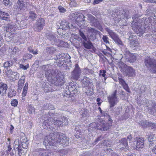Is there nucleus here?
Returning a JSON list of instances; mask_svg holds the SVG:
<instances>
[{
  "label": "nucleus",
  "instance_id": "nucleus-17",
  "mask_svg": "<svg viewBox=\"0 0 156 156\" xmlns=\"http://www.w3.org/2000/svg\"><path fill=\"white\" fill-rule=\"evenodd\" d=\"M69 23L65 20L62 21L60 23V28L62 29V30H66L69 28H72V27H77L76 25L73 26V24H71V26L69 25Z\"/></svg>",
  "mask_w": 156,
  "mask_h": 156
},
{
  "label": "nucleus",
  "instance_id": "nucleus-36",
  "mask_svg": "<svg viewBox=\"0 0 156 156\" xmlns=\"http://www.w3.org/2000/svg\"><path fill=\"white\" fill-rule=\"evenodd\" d=\"M100 123L94 122L90 124V127L93 129H94L97 130H100Z\"/></svg>",
  "mask_w": 156,
  "mask_h": 156
},
{
  "label": "nucleus",
  "instance_id": "nucleus-33",
  "mask_svg": "<svg viewBox=\"0 0 156 156\" xmlns=\"http://www.w3.org/2000/svg\"><path fill=\"white\" fill-rule=\"evenodd\" d=\"M67 44V42L58 39L55 45L59 47H65Z\"/></svg>",
  "mask_w": 156,
  "mask_h": 156
},
{
  "label": "nucleus",
  "instance_id": "nucleus-8",
  "mask_svg": "<svg viewBox=\"0 0 156 156\" xmlns=\"http://www.w3.org/2000/svg\"><path fill=\"white\" fill-rule=\"evenodd\" d=\"M119 66L121 68H124L126 69V73L129 76L133 77L135 75V70L132 67L127 66L126 64L122 62L119 63Z\"/></svg>",
  "mask_w": 156,
  "mask_h": 156
},
{
  "label": "nucleus",
  "instance_id": "nucleus-30",
  "mask_svg": "<svg viewBox=\"0 0 156 156\" xmlns=\"http://www.w3.org/2000/svg\"><path fill=\"white\" fill-rule=\"evenodd\" d=\"M150 91L149 89V87H146L145 86H141L140 88L138 90V92L140 94H142L145 93V94H147Z\"/></svg>",
  "mask_w": 156,
  "mask_h": 156
},
{
  "label": "nucleus",
  "instance_id": "nucleus-21",
  "mask_svg": "<svg viewBox=\"0 0 156 156\" xmlns=\"http://www.w3.org/2000/svg\"><path fill=\"white\" fill-rule=\"evenodd\" d=\"M119 143L120 144H122L125 147H122L121 149L125 150V151H127L129 150V147L128 146V142L127 139L125 138H123L120 140L119 142Z\"/></svg>",
  "mask_w": 156,
  "mask_h": 156
},
{
  "label": "nucleus",
  "instance_id": "nucleus-4",
  "mask_svg": "<svg viewBox=\"0 0 156 156\" xmlns=\"http://www.w3.org/2000/svg\"><path fill=\"white\" fill-rule=\"evenodd\" d=\"M117 91L115 90L113 93L108 97V100L109 104V108L111 111L113 110V107L116 105L118 100L117 97Z\"/></svg>",
  "mask_w": 156,
  "mask_h": 156
},
{
  "label": "nucleus",
  "instance_id": "nucleus-55",
  "mask_svg": "<svg viewBox=\"0 0 156 156\" xmlns=\"http://www.w3.org/2000/svg\"><path fill=\"white\" fill-rule=\"evenodd\" d=\"M21 143L22 147L23 148L27 149V147L28 144L27 140L25 142H21Z\"/></svg>",
  "mask_w": 156,
  "mask_h": 156
},
{
  "label": "nucleus",
  "instance_id": "nucleus-51",
  "mask_svg": "<svg viewBox=\"0 0 156 156\" xmlns=\"http://www.w3.org/2000/svg\"><path fill=\"white\" fill-rule=\"evenodd\" d=\"M19 147L18 148V154L20 156H21L23 154H24L25 153L23 150L22 149L21 146H19Z\"/></svg>",
  "mask_w": 156,
  "mask_h": 156
},
{
  "label": "nucleus",
  "instance_id": "nucleus-59",
  "mask_svg": "<svg viewBox=\"0 0 156 156\" xmlns=\"http://www.w3.org/2000/svg\"><path fill=\"white\" fill-rule=\"evenodd\" d=\"M149 142V147L153 146L156 144V140H148Z\"/></svg>",
  "mask_w": 156,
  "mask_h": 156
},
{
  "label": "nucleus",
  "instance_id": "nucleus-16",
  "mask_svg": "<svg viewBox=\"0 0 156 156\" xmlns=\"http://www.w3.org/2000/svg\"><path fill=\"white\" fill-rule=\"evenodd\" d=\"M57 73L54 70L49 69L45 71V76L49 81L53 77V76L56 75Z\"/></svg>",
  "mask_w": 156,
  "mask_h": 156
},
{
  "label": "nucleus",
  "instance_id": "nucleus-6",
  "mask_svg": "<svg viewBox=\"0 0 156 156\" xmlns=\"http://www.w3.org/2000/svg\"><path fill=\"white\" fill-rule=\"evenodd\" d=\"M105 31L108 32L109 36L114 41L115 43L119 45H122V42L120 39L118 37V35L108 27L105 28Z\"/></svg>",
  "mask_w": 156,
  "mask_h": 156
},
{
  "label": "nucleus",
  "instance_id": "nucleus-53",
  "mask_svg": "<svg viewBox=\"0 0 156 156\" xmlns=\"http://www.w3.org/2000/svg\"><path fill=\"white\" fill-rule=\"evenodd\" d=\"M32 57V55L29 53L25 54L23 56V59L27 60L31 58Z\"/></svg>",
  "mask_w": 156,
  "mask_h": 156
},
{
  "label": "nucleus",
  "instance_id": "nucleus-50",
  "mask_svg": "<svg viewBox=\"0 0 156 156\" xmlns=\"http://www.w3.org/2000/svg\"><path fill=\"white\" fill-rule=\"evenodd\" d=\"M109 141L108 140H104L103 141H101L100 142V144L101 145H104V146H107L108 145H109Z\"/></svg>",
  "mask_w": 156,
  "mask_h": 156
},
{
  "label": "nucleus",
  "instance_id": "nucleus-35",
  "mask_svg": "<svg viewBox=\"0 0 156 156\" xmlns=\"http://www.w3.org/2000/svg\"><path fill=\"white\" fill-rule=\"evenodd\" d=\"M56 50L55 48L53 46L48 47L46 49L47 53L51 55L54 54Z\"/></svg>",
  "mask_w": 156,
  "mask_h": 156
},
{
  "label": "nucleus",
  "instance_id": "nucleus-34",
  "mask_svg": "<svg viewBox=\"0 0 156 156\" xmlns=\"http://www.w3.org/2000/svg\"><path fill=\"white\" fill-rule=\"evenodd\" d=\"M146 137L148 140H154L155 139V135L152 132L147 133Z\"/></svg>",
  "mask_w": 156,
  "mask_h": 156
},
{
  "label": "nucleus",
  "instance_id": "nucleus-46",
  "mask_svg": "<svg viewBox=\"0 0 156 156\" xmlns=\"http://www.w3.org/2000/svg\"><path fill=\"white\" fill-rule=\"evenodd\" d=\"M104 137L103 136H101L96 138L95 141L93 143V144L95 145L99 141H101L104 139Z\"/></svg>",
  "mask_w": 156,
  "mask_h": 156
},
{
  "label": "nucleus",
  "instance_id": "nucleus-37",
  "mask_svg": "<svg viewBox=\"0 0 156 156\" xmlns=\"http://www.w3.org/2000/svg\"><path fill=\"white\" fill-rule=\"evenodd\" d=\"M152 108L151 110L150 111V112L151 114L156 115V103L154 102H152Z\"/></svg>",
  "mask_w": 156,
  "mask_h": 156
},
{
  "label": "nucleus",
  "instance_id": "nucleus-31",
  "mask_svg": "<svg viewBox=\"0 0 156 156\" xmlns=\"http://www.w3.org/2000/svg\"><path fill=\"white\" fill-rule=\"evenodd\" d=\"M7 88L8 86L6 84L2 83H0V90L2 92V95L6 94Z\"/></svg>",
  "mask_w": 156,
  "mask_h": 156
},
{
  "label": "nucleus",
  "instance_id": "nucleus-58",
  "mask_svg": "<svg viewBox=\"0 0 156 156\" xmlns=\"http://www.w3.org/2000/svg\"><path fill=\"white\" fill-rule=\"evenodd\" d=\"M106 71L105 70H100L99 75L100 76H102L105 78Z\"/></svg>",
  "mask_w": 156,
  "mask_h": 156
},
{
  "label": "nucleus",
  "instance_id": "nucleus-15",
  "mask_svg": "<svg viewBox=\"0 0 156 156\" xmlns=\"http://www.w3.org/2000/svg\"><path fill=\"white\" fill-rule=\"evenodd\" d=\"M156 62L155 59L154 58H151L149 57H146L144 59L145 65L148 68L151 69Z\"/></svg>",
  "mask_w": 156,
  "mask_h": 156
},
{
  "label": "nucleus",
  "instance_id": "nucleus-54",
  "mask_svg": "<svg viewBox=\"0 0 156 156\" xmlns=\"http://www.w3.org/2000/svg\"><path fill=\"white\" fill-rule=\"evenodd\" d=\"M48 136H47L44 138V141H43V144L45 146H48V144L49 145V140L47 139Z\"/></svg>",
  "mask_w": 156,
  "mask_h": 156
},
{
  "label": "nucleus",
  "instance_id": "nucleus-25",
  "mask_svg": "<svg viewBox=\"0 0 156 156\" xmlns=\"http://www.w3.org/2000/svg\"><path fill=\"white\" fill-rule=\"evenodd\" d=\"M142 104L147 108L148 111L150 112L151 108H152V102L147 99L146 98H144L142 101Z\"/></svg>",
  "mask_w": 156,
  "mask_h": 156
},
{
  "label": "nucleus",
  "instance_id": "nucleus-11",
  "mask_svg": "<svg viewBox=\"0 0 156 156\" xmlns=\"http://www.w3.org/2000/svg\"><path fill=\"white\" fill-rule=\"evenodd\" d=\"M60 110H58L57 111H55L54 112H49L47 114L46 113L45 114L44 116L45 118H51L54 119V120H55V119H58L61 117V113L60 112Z\"/></svg>",
  "mask_w": 156,
  "mask_h": 156
},
{
  "label": "nucleus",
  "instance_id": "nucleus-12",
  "mask_svg": "<svg viewBox=\"0 0 156 156\" xmlns=\"http://www.w3.org/2000/svg\"><path fill=\"white\" fill-rule=\"evenodd\" d=\"M58 142L59 144H62L63 147H65L69 144V139L62 133L59 132Z\"/></svg>",
  "mask_w": 156,
  "mask_h": 156
},
{
  "label": "nucleus",
  "instance_id": "nucleus-10",
  "mask_svg": "<svg viewBox=\"0 0 156 156\" xmlns=\"http://www.w3.org/2000/svg\"><path fill=\"white\" fill-rule=\"evenodd\" d=\"M45 25V21L43 18L39 19L36 23L34 26V29L35 31H40L42 30Z\"/></svg>",
  "mask_w": 156,
  "mask_h": 156
},
{
  "label": "nucleus",
  "instance_id": "nucleus-48",
  "mask_svg": "<svg viewBox=\"0 0 156 156\" xmlns=\"http://www.w3.org/2000/svg\"><path fill=\"white\" fill-rule=\"evenodd\" d=\"M102 39L104 43L106 44H109V42L108 41L109 38L106 35H103Z\"/></svg>",
  "mask_w": 156,
  "mask_h": 156
},
{
  "label": "nucleus",
  "instance_id": "nucleus-24",
  "mask_svg": "<svg viewBox=\"0 0 156 156\" xmlns=\"http://www.w3.org/2000/svg\"><path fill=\"white\" fill-rule=\"evenodd\" d=\"M25 2L22 0H19L16 5H14V8L18 10H20L25 7Z\"/></svg>",
  "mask_w": 156,
  "mask_h": 156
},
{
  "label": "nucleus",
  "instance_id": "nucleus-62",
  "mask_svg": "<svg viewBox=\"0 0 156 156\" xmlns=\"http://www.w3.org/2000/svg\"><path fill=\"white\" fill-rule=\"evenodd\" d=\"M124 89L128 92H130V91L128 85L126 83L125 84L122 86Z\"/></svg>",
  "mask_w": 156,
  "mask_h": 156
},
{
  "label": "nucleus",
  "instance_id": "nucleus-18",
  "mask_svg": "<svg viewBox=\"0 0 156 156\" xmlns=\"http://www.w3.org/2000/svg\"><path fill=\"white\" fill-rule=\"evenodd\" d=\"M45 37L49 41L50 43L52 45L55 44L58 38L53 34L47 33L45 35Z\"/></svg>",
  "mask_w": 156,
  "mask_h": 156
},
{
  "label": "nucleus",
  "instance_id": "nucleus-29",
  "mask_svg": "<svg viewBox=\"0 0 156 156\" xmlns=\"http://www.w3.org/2000/svg\"><path fill=\"white\" fill-rule=\"evenodd\" d=\"M47 119V120H45L44 122H43V124L44 125H45V126H46L48 128L51 129L54 127V123L52 122V121L54 120L52 119L51 120H49L48 119L49 118Z\"/></svg>",
  "mask_w": 156,
  "mask_h": 156
},
{
  "label": "nucleus",
  "instance_id": "nucleus-63",
  "mask_svg": "<svg viewBox=\"0 0 156 156\" xmlns=\"http://www.w3.org/2000/svg\"><path fill=\"white\" fill-rule=\"evenodd\" d=\"M78 14L76 12L72 13L70 14V17H72V18H73V20L75 19L76 21V18L77 17Z\"/></svg>",
  "mask_w": 156,
  "mask_h": 156
},
{
  "label": "nucleus",
  "instance_id": "nucleus-32",
  "mask_svg": "<svg viewBox=\"0 0 156 156\" xmlns=\"http://www.w3.org/2000/svg\"><path fill=\"white\" fill-rule=\"evenodd\" d=\"M58 73H57L56 75H55L54 76H53V77L49 81L52 84H54L55 85H58V83L57 82V80L58 77Z\"/></svg>",
  "mask_w": 156,
  "mask_h": 156
},
{
  "label": "nucleus",
  "instance_id": "nucleus-57",
  "mask_svg": "<svg viewBox=\"0 0 156 156\" xmlns=\"http://www.w3.org/2000/svg\"><path fill=\"white\" fill-rule=\"evenodd\" d=\"M18 104V101L16 99L12 100L11 101V104L13 106H16Z\"/></svg>",
  "mask_w": 156,
  "mask_h": 156
},
{
  "label": "nucleus",
  "instance_id": "nucleus-44",
  "mask_svg": "<svg viewBox=\"0 0 156 156\" xmlns=\"http://www.w3.org/2000/svg\"><path fill=\"white\" fill-rule=\"evenodd\" d=\"M52 122L54 123V125H56L58 126H62L63 123L62 122V121L60 120H54L52 121Z\"/></svg>",
  "mask_w": 156,
  "mask_h": 156
},
{
  "label": "nucleus",
  "instance_id": "nucleus-39",
  "mask_svg": "<svg viewBox=\"0 0 156 156\" xmlns=\"http://www.w3.org/2000/svg\"><path fill=\"white\" fill-rule=\"evenodd\" d=\"M29 18L32 21L35 20L37 17V15L33 11H30L29 12Z\"/></svg>",
  "mask_w": 156,
  "mask_h": 156
},
{
  "label": "nucleus",
  "instance_id": "nucleus-3",
  "mask_svg": "<svg viewBox=\"0 0 156 156\" xmlns=\"http://www.w3.org/2000/svg\"><path fill=\"white\" fill-rule=\"evenodd\" d=\"M59 132H57L50 134L47 138L49 140V145L56 146L59 144Z\"/></svg>",
  "mask_w": 156,
  "mask_h": 156
},
{
  "label": "nucleus",
  "instance_id": "nucleus-45",
  "mask_svg": "<svg viewBox=\"0 0 156 156\" xmlns=\"http://www.w3.org/2000/svg\"><path fill=\"white\" fill-rule=\"evenodd\" d=\"M62 126L64 125H67L68 124V119L66 117L63 116L62 118Z\"/></svg>",
  "mask_w": 156,
  "mask_h": 156
},
{
  "label": "nucleus",
  "instance_id": "nucleus-40",
  "mask_svg": "<svg viewBox=\"0 0 156 156\" xmlns=\"http://www.w3.org/2000/svg\"><path fill=\"white\" fill-rule=\"evenodd\" d=\"M57 62V65L58 66L64 67V66H66V63H67V60L65 59L63 60H58Z\"/></svg>",
  "mask_w": 156,
  "mask_h": 156
},
{
  "label": "nucleus",
  "instance_id": "nucleus-19",
  "mask_svg": "<svg viewBox=\"0 0 156 156\" xmlns=\"http://www.w3.org/2000/svg\"><path fill=\"white\" fill-rule=\"evenodd\" d=\"M89 34V39L91 41H94L97 35L96 29L90 27L88 30Z\"/></svg>",
  "mask_w": 156,
  "mask_h": 156
},
{
  "label": "nucleus",
  "instance_id": "nucleus-5",
  "mask_svg": "<svg viewBox=\"0 0 156 156\" xmlns=\"http://www.w3.org/2000/svg\"><path fill=\"white\" fill-rule=\"evenodd\" d=\"M88 20L89 21L90 25L92 26H94L101 32L104 31V29L99 22L97 18H95L92 15H89L88 17Z\"/></svg>",
  "mask_w": 156,
  "mask_h": 156
},
{
  "label": "nucleus",
  "instance_id": "nucleus-23",
  "mask_svg": "<svg viewBox=\"0 0 156 156\" xmlns=\"http://www.w3.org/2000/svg\"><path fill=\"white\" fill-rule=\"evenodd\" d=\"M43 150V149L40 148L39 149V151L36 152V156H52V153L51 152L42 151Z\"/></svg>",
  "mask_w": 156,
  "mask_h": 156
},
{
  "label": "nucleus",
  "instance_id": "nucleus-56",
  "mask_svg": "<svg viewBox=\"0 0 156 156\" xmlns=\"http://www.w3.org/2000/svg\"><path fill=\"white\" fill-rule=\"evenodd\" d=\"M28 50L30 53H33L34 54L36 55L38 54V51H34L32 49V48L31 47H30L28 48Z\"/></svg>",
  "mask_w": 156,
  "mask_h": 156
},
{
  "label": "nucleus",
  "instance_id": "nucleus-26",
  "mask_svg": "<svg viewBox=\"0 0 156 156\" xmlns=\"http://www.w3.org/2000/svg\"><path fill=\"white\" fill-rule=\"evenodd\" d=\"M92 82V81L89 78L84 76L82 81V85L83 87H87Z\"/></svg>",
  "mask_w": 156,
  "mask_h": 156
},
{
  "label": "nucleus",
  "instance_id": "nucleus-20",
  "mask_svg": "<svg viewBox=\"0 0 156 156\" xmlns=\"http://www.w3.org/2000/svg\"><path fill=\"white\" fill-rule=\"evenodd\" d=\"M82 44L83 45L85 48L87 49H92L93 50H94L95 49L93 45L90 40L87 41H82Z\"/></svg>",
  "mask_w": 156,
  "mask_h": 156
},
{
  "label": "nucleus",
  "instance_id": "nucleus-7",
  "mask_svg": "<svg viewBox=\"0 0 156 156\" xmlns=\"http://www.w3.org/2000/svg\"><path fill=\"white\" fill-rule=\"evenodd\" d=\"M144 140L143 137H136L134 139V143L135 146L132 144V147L138 150H140V149L143 148L144 147Z\"/></svg>",
  "mask_w": 156,
  "mask_h": 156
},
{
  "label": "nucleus",
  "instance_id": "nucleus-43",
  "mask_svg": "<svg viewBox=\"0 0 156 156\" xmlns=\"http://www.w3.org/2000/svg\"><path fill=\"white\" fill-rule=\"evenodd\" d=\"M14 62L12 61H9L5 62L4 64V66L5 68H9L13 64Z\"/></svg>",
  "mask_w": 156,
  "mask_h": 156
},
{
  "label": "nucleus",
  "instance_id": "nucleus-27",
  "mask_svg": "<svg viewBox=\"0 0 156 156\" xmlns=\"http://www.w3.org/2000/svg\"><path fill=\"white\" fill-rule=\"evenodd\" d=\"M70 88H69V90L71 91V97H74L76 96L78 94L77 89L76 88L75 86H72L70 85Z\"/></svg>",
  "mask_w": 156,
  "mask_h": 156
},
{
  "label": "nucleus",
  "instance_id": "nucleus-52",
  "mask_svg": "<svg viewBox=\"0 0 156 156\" xmlns=\"http://www.w3.org/2000/svg\"><path fill=\"white\" fill-rule=\"evenodd\" d=\"M84 71L85 73L88 75L93 74L94 72L92 69H90L88 68H85Z\"/></svg>",
  "mask_w": 156,
  "mask_h": 156
},
{
  "label": "nucleus",
  "instance_id": "nucleus-47",
  "mask_svg": "<svg viewBox=\"0 0 156 156\" xmlns=\"http://www.w3.org/2000/svg\"><path fill=\"white\" fill-rule=\"evenodd\" d=\"M79 34L80 35V36L82 37V39H83V41H82V40L81 39L82 41H87V37L84 34L82 31L80 30L79 31Z\"/></svg>",
  "mask_w": 156,
  "mask_h": 156
},
{
  "label": "nucleus",
  "instance_id": "nucleus-13",
  "mask_svg": "<svg viewBox=\"0 0 156 156\" xmlns=\"http://www.w3.org/2000/svg\"><path fill=\"white\" fill-rule=\"evenodd\" d=\"M123 52L125 55H126L125 57L127 62L132 63L135 62L136 60V56L131 54L129 51L126 49Z\"/></svg>",
  "mask_w": 156,
  "mask_h": 156
},
{
  "label": "nucleus",
  "instance_id": "nucleus-9",
  "mask_svg": "<svg viewBox=\"0 0 156 156\" xmlns=\"http://www.w3.org/2000/svg\"><path fill=\"white\" fill-rule=\"evenodd\" d=\"M75 66V68L71 73V77L73 79L77 80L80 78L81 71L77 64H76Z\"/></svg>",
  "mask_w": 156,
  "mask_h": 156
},
{
  "label": "nucleus",
  "instance_id": "nucleus-14",
  "mask_svg": "<svg viewBox=\"0 0 156 156\" xmlns=\"http://www.w3.org/2000/svg\"><path fill=\"white\" fill-rule=\"evenodd\" d=\"M85 16L82 13H78V14L77 17L76 18V20L75 23L77 25L76 26L77 27H81L85 23Z\"/></svg>",
  "mask_w": 156,
  "mask_h": 156
},
{
  "label": "nucleus",
  "instance_id": "nucleus-38",
  "mask_svg": "<svg viewBox=\"0 0 156 156\" xmlns=\"http://www.w3.org/2000/svg\"><path fill=\"white\" fill-rule=\"evenodd\" d=\"M57 82L58 83H59V84L58 85H56V86H60L63 84L65 82L63 77L62 76H60L58 75Z\"/></svg>",
  "mask_w": 156,
  "mask_h": 156
},
{
  "label": "nucleus",
  "instance_id": "nucleus-61",
  "mask_svg": "<svg viewBox=\"0 0 156 156\" xmlns=\"http://www.w3.org/2000/svg\"><path fill=\"white\" fill-rule=\"evenodd\" d=\"M69 88H70V87H68ZM71 93V91L69 90V89L68 90L66 91V92L65 93L64 96L67 97H71V95H70L71 93Z\"/></svg>",
  "mask_w": 156,
  "mask_h": 156
},
{
  "label": "nucleus",
  "instance_id": "nucleus-42",
  "mask_svg": "<svg viewBox=\"0 0 156 156\" xmlns=\"http://www.w3.org/2000/svg\"><path fill=\"white\" fill-rule=\"evenodd\" d=\"M65 56L66 55L64 53H61L59 55H58L56 57L57 59L58 60H63L65 59L67 60V59L65 57Z\"/></svg>",
  "mask_w": 156,
  "mask_h": 156
},
{
  "label": "nucleus",
  "instance_id": "nucleus-1",
  "mask_svg": "<svg viewBox=\"0 0 156 156\" xmlns=\"http://www.w3.org/2000/svg\"><path fill=\"white\" fill-rule=\"evenodd\" d=\"M140 16L137 14L133 16L132 19L133 21L131 24V27L136 33L142 35L144 33V30L141 27L142 23L141 20L139 18Z\"/></svg>",
  "mask_w": 156,
  "mask_h": 156
},
{
  "label": "nucleus",
  "instance_id": "nucleus-2",
  "mask_svg": "<svg viewBox=\"0 0 156 156\" xmlns=\"http://www.w3.org/2000/svg\"><path fill=\"white\" fill-rule=\"evenodd\" d=\"M105 119L108 121L107 123H105L102 122H100V130L101 131L108 130L112 126V123L113 120L111 119L110 115H109L107 113H103Z\"/></svg>",
  "mask_w": 156,
  "mask_h": 156
},
{
  "label": "nucleus",
  "instance_id": "nucleus-22",
  "mask_svg": "<svg viewBox=\"0 0 156 156\" xmlns=\"http://www.w3.org/2000/svg\"><path fill=\"white\" fill-rule=\"evenodd\" d=\"M129 43L132 46H136L139 44L138 39L136 35L130 37L128 38Z\"/></svg>",
  "mask_w": 156,
  "mask_h": 156
},
{
  "label": "nucleus",
  "instance_id": "nucleus-64",
  "mask_svg": "<svg viewBox=\"0 0 156 156\" xmlns=\"http://www.w3.org/2000/svg\"><path fill=\"white\" fill-rule=\"evenodd\" d=\"M13 28V26L10 24H8L6 26V30L7 31L9 32V29H12Z\"/></svg>",
  "mask_w": 156,
  "mask_h": 156
},
{
  "label": "nucleus",
  "instance_id": "nucleus-49",
  "mask_svg": "<svg viewBox=\"0 0 156 156\" xmlns=\"http://www.w3.org/2000/svg\"><path fill=\"white\" fill-rule=\"evenodd\" d=\"M80 114L83 117H86L87 115V110L85 109H82L81 111L80 112Z\"/></svg>",
  "mask_w": 156,
  "mask_h": 156
},
{
  "label": "nucleus",
  "instance_id": "nucleus-60",
  "mask_svg": "<svg viewBox=\"0 0 156 156\" xmlns=\"http://www.w3.org/2000/svg\"><path fill=\"white\" fill-rule=\"evenodd\" d=\"M58 9L60 12L64 13L66 11V9L61 5L58 6Z\"/></svg>",
  "mask_w": 156,
  "mask_h": 156
},
{
  "label": "nucleus",
  "instance_id": "nucleus-28",
  "mask_svg": "<svg viewBox=\"0 0 156 156\" xmlns=\"http://www.w3.org/2000/svg\"><path fill=\"white\" fill-rule=\"evenodd\" d=\"M138 123L139 125L143 128H145L147 126L151 127V124L152 122L147 121H139Z\"/></svg>",
  "mask_w": 156,
  "mask_h": 156
},
{
  "label": "nucleus",
  "instance_id": "nucleus-41",
  "mask_svg": "<svg viewBox=\"0 0 156 156\" xmlns=\"http://www.w3.org/2000/svg\"><path fill=\"white\" fill-rule=\"evenodd\" d=\"M8 96L9 98L12 97L13 96H15L16 94V91L14 89H11L10 90L9 92H8Z\"/></svg>",
  "mask_w": 156,
  "mask_h": 156
}]
</instances>
